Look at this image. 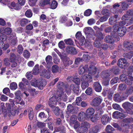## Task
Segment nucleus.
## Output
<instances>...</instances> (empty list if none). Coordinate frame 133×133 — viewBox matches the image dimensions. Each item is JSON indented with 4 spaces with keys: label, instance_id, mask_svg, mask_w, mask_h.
Here are the masks:
<instances>
[{
    "label": "nucleus",
    "instance_id": "5",
    "mask_svg": "<svg viewBox=\"0 0 133 133\" xmlns=\"http://www.w3.org/2000/svg\"><path fill=\"white\" fill-rule=\"evenodd\" d=\"M69 124L75 129H77L80 126V124L77 121V116L75 115H72L70 117Z\"/></svg>",
    "mask_w": 133,
    "mask_h": 133
},
{
    "label": "nucleus",
    "instance_id": "31",
    "mask_svg": "<svg viewBox=\"0 0 133 133\" xmlns=\"http://www.w3.org/2000/svg\"><path fill=\"white\" fill-rule=\"evenodd\" d=\"M65 66H69L72 63V62L68 58L64 60L63 62Z\"/></svg>",
    "mask_w": 133,
    "mask_h": 133
},
{
    "label": "nucleus",
    "instance_id": "55",
    "mask_svg": "<svg viewBox=\"0 0 133 133\" xmlns=\"http://www.w3.org/2000/svg\"><path fill=\"white\" fill-rule=\"evenodd\" d=\"M58 46L59 48L62 49H64L65 47V45L63 41H61L58 43Z\"/></svg>",
    "mask_w": 133,
    "mask_h": 133
},
{
    "label": "nucleus",
    "instance_id": "10",
    "mask_svg": "<svg viewBox=\"0 0 133 133\" xmlns=\"http://www.w3.org/2000/svg\"><path fill=\"white\" fill-rule=\"evenodd\" d=\"M67 111L66 112L67 114H68L67 117L70 115V113L73 114L75 112L76 108L75 107L71 104H69L67 107Z\"/></svg>",
    "mask_w": 133,
    "mask_h": 133
},
{
    "label": "nucleus",
    "instance_id": "4",
    "mask_svg": "<svg viewBox=\"0 0 133 133\" xmlns=\"http://www.w3.org/2000/svg\"><path fill=\"white\" fill-rule=\"evenodd\" d=\"M80 126L78 128V131L79 133H85L90 127V124L88 122L85 121L81 123Z\"/></svg>",
    "mask_w": 133,
    "mask_h": 133
},
{
    "label": "nucleus",
    "instance_id": "32",
    "mask_svg": "<svg viewBox=\"0 0 133 133\" xmlns=\"http://www.w3.org/2000/svg\"><path fill=\"white\" fill-rule=\"evenodd\" d=\"M28 116L30 120L32 119L34 115V111L31 108H29L28 109Z\"/></svg>",
    "mask_w": 133,
    "mask_h": 133
},
{
    "label": "nucleus",
    "instance_id": "16",
    "mask_svg": "<svg viewBox=\"0 0 133 133\" xmlns=\"http://www.w3.org/2000/svg\"><path fill=\"white\" fill-rule=\"evenodd\" d=\"M133 16V10H128L126 12V14L124 15L122 17V20H127L129 17Z\"/></svg>",
    "mask_w": 133,
    "mask_h": 133
},
{
    "label": "nucleus",
    "instance_id": "26",
    "mask_svg": "<svg viewBox=\"0 0 133 133\" xmlns=\"http://www.w3.org/2000/svg\"><path fill=\"white\" fill-rule=\"evenodd\" d=\"M105 42L112 43L114 42V39L109 35L107 36L104 39Z\"/></svg>",
    "mask_w": 133,
    "mask_h": 133
},
{
    "label": "nucleus",
    "instance_id": "29",
    "mask_svg": "<svg viewBox=\"0 0 133 133\" xmlns=\"http://www.w3.org/2000/svg\"><path fill=\"white\" fill-rule=\"evenodd\" d=\"M51 71L53 73H56L57 72L61 71V70L60 68L56 65L52 67Z\"/></svg>",
    "mask_w": 133,
    "mask_h": 133
},
{
    "label": "nucleus",
    "instance_id": "2",
    "mask_svg": "<svg viewBox=\"0 0 133 133\" xmlns=\"http://www.w3.org/2000/svg\"><path fill=\"white\" fill-rule=\"evenodd\" d=\"M64 84L62 82H58L57 84V87L58 88L57 95H58L60 96H62V98L63 101L66 102L67 100V98L66 92L64 90Z\"/></svg>",
    "mask_w": 133,
    "mask_h": 133
},
{
    "label": "nucleus",
    "instance_id": "44",
    "mask_svg": "<svg viewBox=\"0 0 133 133\" xmlns=\"http://www.w3.org/2000/svg\"><path fill=\"white\" fill-rule=\"evenodd\" d=\"M32 71L33 74L35 75H37L39 73V69L38 65H36L35 66L34 68Z\"/></svg>",
    "mask_w": 133,
    "mask_h": 133
},
{
    "label": "nucleus",
    "instance_id": "56",
    "mask_svg": "<svg viewBox=\"0 0 133 133\" xmlns=\"http://www.w3.org/2000/svg\"><path fill=\"white\" fill-rule=\"evenodd\" d=\"M85 71V69H84L83 66H81L79 67L78 69V72L79 74H83Z\"/></svg>",
    "mask_w": 133,
    "mask_h": 133
},
{
    "label": "nucleus",
    "instance_id": "20",
    "mask_svg": "<svg viewBox=\"0 0 133 133\" xmlns=\"http://www.w3.org/2000/svg\"><path fill=\"white\" fill-rule=\"evenodd\" d=\"M40 76L49 79L50 77V72L47 71L45 69H44L42 70L40 73Z\"/></svg>",
    "mask_w": 133,
    "mask_h": 133
},
{
    "label": "nucleus",
    "instance_id": "36",
    "mask_svg": "<svg viewBox=\"0 0 133 133\" xmlns=\"http://www.w3.org/2000/svg\"><path fill=\"white\" fill-rule=\"evenodd\" d=\"M85 96L86 95L85 94H84L81 95L80 97H78L77 98L76 100V104L80 106L81 104V103L82 102V98H83L82 97L83 96Z\"/></svg>",
    "mask_w": 133,
    "mask_h": 133
},
{
    "label": "nucleus",
    "instance_id": "12",
    "mask_svg": "<svg viewBox=\"0 0 133 133\" xmlns=\"http://www.w3.org/2000/svg\"><path fill=\"white\" fill-rule=\"evenodd\" d=\"M101 127L102 125L101 124L96 125L89 129V133H97Z\"/></svg>",
    "mask_w": 133,
    "mask_h": 133
},
{
    "label": "nucleus",
    "instance_id": "64",
    "mask_svg": "<svg viewBox=\"0 0 133 133\" xmlns=\"http://www.w3.org/2000/svg\"><path fill=\"white\" fill-rule=\"evenodd\" d=\"M43 107L44 106L42 105L41 104H38L36 105L35 110V111L39 110L42 109Z\"/></svg>",
    "mask_w": 133,
    "mask_h": 133
},
{
    "label": "nucleus",
    "instance_id": "34",
    "mask_svg": "<svg viewBox=\"0 0 133 133\" xmlns=\"http://www.w3.org/2000/svg\"><path fill=\"white\" fill-rule=\"evenodd\" d=\"M124 57L126 58L130 59L133 56V51H130L127 53H125L123 55Z\"/></svg>",
    "mask_w": 133,
    "mask_h": 133
},
{
    "label": "nucleus",
    "instance_id": "60",
    "mask_svg": "<svg viewBox=\"0 0 133 133\" xmlns=\"http://www.w3.org/2000/svg\"><path fill=\"white\" fill-rule=\"evenodd\" d=\"M112 106L114 109H115L118 110L119 111L122 110V109L120 108V106L116 103L112 105Z\"/></svg>",
    "mask_w": 133,
    "mask_h": 133
},
{
    "label": "nucleus",
    "instance_id": "63",
    "mask_svg": "<svg viewBox=\"0 0 133 133\" xmlns=\"http://www.w3.org/2000/svg\"><path fill=\"white\" fill-rule=\"evenodd\" d=\"M112 70L113 73L115 74H118L119 71V69L117 67H114L112 68Z\"/></svg>",
    "mask_w": 133,
    "mask_h": 133
},
{
    "label": "nucleus",
    "instance_id": "59",
    "mask_svg": "<svg viewBox=\"0 0 133 133\" xmlns=\"http://www.w3.org/2000/svg\"><path fill=\"white\" fill-rule=\"evenodd\" d=\"M85 92L86 94L88 95H91L93 93V90L92 88L89 87L85 91Z\"/></svg>",
    "mask_w": 133,
    "mask_h": 133
},
{
    "label": "nucleus",
    "instance_id": "3",
    "mask_svg": "<svg viewBox=\"0 0 133 133\" xmlns=\"http://www.w3.org/2000/svg\"><path fill=\"white\" fill-rule=\"evenodd\" d=\"M81 86L83 89H84L89 85L88 82H91L92 79L91 76L89 75H84L81 77Z\"/></svg>",
    "mask_w": 133,
    "mask_h": 133
},
{
    "label": "nucleus",
    "instance_id": "52",
    "mask_svg": "<svg viewBox=\"0 0 133 133\" xmlns=\"http://www.w3.org/2000/svg\"><path fill=\"white\" fill-rule=\"evenodd\" d=\"M16 58V56L15 54L13 53H10V56L9 58L10 62H13L15 61Z\"/></svg>",
    "mask_w": 133,
    "mask_h": 133
},
{
    "label": "nucleus",
    "instance_id": "7",
    "mask_svg": "<svg viewBox=\"0 0 133 133\" xmlns=\"http://www.w3.org/2000/svg\"><path fill=\"white\" fill-rule=\"evenodd\" d=\"M120 6V5L118 3H115L113 5V8L111 9V12L114 14H121L122 12V10L118 8Z\"/></svg>",
    "mask_w": 133,
    "mask_h": 133
},
{
    "label": "nucleus",
    "instance_id": "14",
    "mask_svg": "<svg viewBox=\"0 0 133 133\" xmlns=\"http://www.w3.org/2000/svg\"><path fill=\"white\" fill-rule=\"evenodd\" d=\"M118 15L116 14V15H115L114 16H112L110 17L109 19V22L110 25H112L120 19L119 17H118Z\"/></svg>",
    "mask_w": 133,
    "mask_h": 133
},
{
    "label": "nucleus",
    "instance_id": "38",
    "mask_svg": "<svg viewBox=\"0 0 133 133\" xmlns=\"http://www.w3.org/2000/svg\"><path fill=\"white\" fill-rule=\"evenodd\" d=\"M114 129L110 125H108L105 129V131L107 133H113Z\"/></svg>",
    "mask_w": 133,
    "mask_h": 133
},
{
    "label": "nucleus",
    "instance_id": "23",
    "mask_svg": "<svg viewBox=\"0 0 133 133\" xmlns=\"http://www.w3.org/2000/svg\"><path fill=\"white\" fill-rule=\"evenodd\" d=\"M97 71L96 67L94 66H89L88 71L89 73L92 75H94L95 74Z\"/></svg>",
    "mask_w": 133,
    "mask_h": 133
},
{
    "label": "nucleus",
    "instance_id": "21",
    "mask_svg": "<svg viewBox=\"0 0 133 133\" xmlns=\"http://www.w3.org/2000/svg\"><path fill=\"white\" fill-rule=\"evenodd\" d=\"M113 116L115 118H122L124 117V115L123 113L118 111L114 112L113 113Z\"/></svg>",
    "mask_w": 133,
    "mask_h": 133
},
{
    "label": "nucleus",
    "instance_id": "30",
    "mask_svg": "<svg viewBox=\"0 0 133 133\" xmlns=\"http://www.w3.org/2000/svg\"><path fill=\"white\" fill-rule=\"evenodd\" d=\"M95 35L96 37V39L97 40H101L104 38L103 34L100 31H97Z\"/></svg>",
    "mask_w": 133,
    "mask_h": 133
},
{
    "label": "nucleus",
    "instance_id": "25",
    "mask_svg": "<svg viewBox=\"0 0 133 133\" xmlns=\"http://www.w3.org/2000/svg\"><path fill=\"white\" fill-rule=\"evenodd\" d=\"M123 107L125 109H133V104L128 102H126L122 105Z\"/></svg>",
    "mask_w": 133,
    "mask_h": 133
},
{
    "label": "nucleus",
    "instance_id": "37",
    "mask_svg": "<svg viewBox=\"0 0 133 133\" xmlns=\"http://www.w3.org/2000/svg\"><path fill=\"white\" fill-rule=\"evenodd\" d=\"M39 79L36 80L35 78H33L31 81V85L35 87H37L39 88Z\"/></svg>",
    "mask_w": 133,
    "mask_h": 133
},
{
    "label": "nucleus",
    "instance_id": "39",
    "mask_svg": "<svg viewBox=\"0 0 133 133\" xmlns=\"http://www.w3.org/2000/svg\"><path fill=\"white\" fill-rule=\"evenodd\" d=\"M39 88H40L41 87H44L46 84V82L44 79H39Z\"/></svg>",
    "mask_w": 133,
    "mask_h": 133
},
{
    "label": "nucleus",
    "instance_id": "47",
    "mask_svg": "<svg viewBox=\"0 0 133 133\" xmlns=\"http://www.w3.org/2000/svg\"><path fill=\"white\" fill-rule=\"evenodd\" d=\"M58 5V3L55 0H53L51 2L50 8L52 9H56Z\"/></svg>",
    "mask_w": 133,
    "mask_h": 133
},
{
    "label": "nucleus",
    "instance_id": "50",
    "mask_svg": "<svg viewBox=\"0 0 133 133\" xmlns=\"http://www.w3.org/2000/svg\"><path fill=\"white\" fill-rule=\"evenodd\" d=\"M10 88L11 90H15L17 88V85L15 82H12L10 84Z\"/></svg>",
    "mask_w": 133,
    "mask_h": 133
},
{
    "label": "nucleus",
    "instance_id": "18",
    "mask_svg": "<svg viewBox=\"0 0 133 133\" xmlns=\"http://www.w3.org/2000/svg\"><path fill=\"white\" fill-rule=\"evenodd\" d=\"M95 111L93 108H88L86 112V115L89 119L94 114Z\"/></svg>",
    "mask_w": 133,
    "mask_h": 133
},
{
    "label": "nucleus",
    "instance_id": "46",
    "mask_svg": "<svg viewBox=\"0 0 133 133\" xmlns=\"http://www.w3.org/2000/svg\"><path fill=\"white\" fill-rule=\"evenodd\" d=\"M64 41L65 43L67 45H73L74 42L71 38H69L64 40Z\"/></svg>",
    "mask_w": 133,
    "mask_h": 133
},
{
    "label": "nucleus",
    "instance_id": "27",
    "mask_svg": "<svg viewBox=\"0 0 133 133\" xmlns=\"http://www.w3.org/2000/svg\"><path fill=\"white\" fill-rule=\"evenodd\" d=\"M110 76V74L108 71H104L101 74V76L104 79L108 78Z\"/></svg>",
    "mask_w": 133,
    "mask_h": 133
},
{
    "label": "nucleus",
    "instance_id": "6",
    "mask_svg": "<svg viewBox=\"0 0 133 133\" xmlns=\"http://www.w3.org/2000/svg\"><path fill=\"white\" fill-rule=\"evenodd\" d=\"M117 65L122 69L127 68L129 65V64L125 58H120L118 61Z\"/></svg>",
    "mask_w": 133,
    "mask_h": 133
},
{
    "label": "nucleus",
    "instance_id": "9",
    "mask_svg": "<svg viewBox=\"0 0 133 133\" xmlns=\"http://www.w3.org/2000/svg\"><path fill=\"white\" fill-rule=\"evenodd\" d=\"M65 50L66 53L72 55H75L77 53L76 49L74 47L68 45L66 46Z\"/></svg>",
    "mask_w": 133,
    "mask_h": 133
},
{
    "label": "nucleus",
    "instance_id": "58",
    "mask_svg": "<svg viewBox=\"0 0 133 133\" xmlns=\"http://www.w3.org/2000/svg\"><path fill=\"white\" fill-rule=\"evenodd\" d=\"M75 36L76 38L78 40L84 37L82 35L81 32L79 31L78 32L76 33Z\"/></svg>",
    "mask_w": 133,
    "mask_h": 133
},
{
    "label": "nucleus",
    "instance_id": "40",
    "mask_svg": "<svg viewBox=\"0 0 133 133\" xmlns=\"http://www.w3.org/2000/svg\"><path fill=\"white\" fill-rule=\"evenodd\" d=\"M23 55L25 58H28L30 56V53L27 50H25L23 52Z\"/></svg>",
    "mask_w": 133,
    "mask_h": 133
},
{
    "label": "nucleus",
    "instance_id": "43",
    "mask_svg": "<svg viewBox=\"0 0 133 133\" xmlns=\"http://www.w3.org/2000/svg\"><path fill=\"white\" fill-rule=\"evenodd\" d=\"M52 108H53V111L55 115L56 116L58 115L59 114V111L60 110L59 108L55 106Z\"/></svg>",
    "mask_w": 133,
    "mask_h": 133
},
{
    "label": "nucleus",
    "instance_id": "22",
    "mask_svg": "<svg viewBox=\"0 0 133 133\" xmlns=\"http://www.w3.org/2000/svg\"><path fill=\"white\" fill-rule=\"evenodd\" d=\"M132 89V87L131 86L126 90L125 93V96L123 97L124 98H126L130 95L133 92Z\"/></svg>",
    "mask_w": 133,
    "mask_h": 133
},
{
    "label": "nucleus",
    "instance_id": "13",
    "mask_svg": "<svg viewBox=\"0 0 133 133\" xmlns=\"http://www.w3.org/2000/svg\"><path fill=\"white\" fill-rule=\"evenodd\" d=\"M8 5L9 8L11 9H14L17 10L19 9L21 7L18 3H17L16 4L14 2L9 3Z\"/></svg>",
    "mask_w": 133,
    "mask_h": 133
},
{
    "label": "nucleus",
    "instance_id": "1",
    "mask_svg": "<svg viewBox=\"0 0 133 133\" xmlns=\"http://www.w3.org/2000/svg\"><path fill=\"white\" fill-rule=\"evenodd\" d=\"M62 100L63 101L62 98V96L61 95L59 96L58 95H57V96H54L50 99L49 102V105L50 107L53 108L54 105L57 104V102H58L60 106L61 107L64 108L65 106V104L62 102H60V101Z\"/></svg>",
    "mask_w": 133,
    "mask_h": 133
},
{
    "label": "nucleus",
    "instance_id": "28",
    "mask_svg": "<svg viewBox=\"0 0 133 133\" xmlns=\"http://www.w3.org/2000/svg\"><path fill=\"white\" fill-rule=\"evenodd\" d=\"M45 61L47 65H51L53 64L52 62V57L50 55L47 56L45 58Z\"/></svg>",
    "mask_w": 133,
    "mask_h": 133
},
{
    "label": "nucleus",
    "instance_id": "33",
    "mask_svg": "<svg viewBox=\"0 0 133 133\" xmlns=\"http://www.w3.org/2000/svg\"><path fill=\"white\" fill-rule=\"evenodd\" d=\"M30 22V21H29L26 18L22 19L20 21V24L22 26H24L28 23Z\"/></svg>",
    "mask_w": 133,
    "mask_h": 133
},
{
    "label": "nucleus",
    "instance_id": "49",
    "mask_svg": "<svg viewBox=\"0 0 133 133\" xmlns=\"http://www.w3.org/2000/svg\"><path fill=\"white\" fill-rule=\"evenodd\" d=\"M101 40H97L96 39L95 41L94 42V45L95 46L99 48L101 46Z\"/></svg>",
    "mask_w": 133,
    "mask_h": 133
},
{
    "label": "nucleus",
    "instance_id": "19",
    "mask_svg": "<svg viewBox=\"0 0 133 133\" xmlns=\"http://www.w3.org/2000/svg\"><path fill=\"white\" fill-rule=\"evenodd\" d=\"M110 118L107 115H103L101 117V121L102 123L104 125H106L110 121Z\"/></svg>",
    "mask_w": 133,
    "mask_h": 133
},
{
    "label": "nucleus",
    "instance_id": "35",
    "mask_svg": "<svg viewBox=\"0 0 133 133\" xmlns=\"http://www.w3.org/2000/svg\"><path fill=\"white\" fill-rule=\"evenodd\" d=\"M133 81V77L132 76H129L128 78H126L125 82L127 84L130 85L132 84Z\"/></svg>",
    "mask_w": 133,
    "mask_h": 133
},
{
    "label": "nucleus",
    "instance_id": "24",
    "mask_svg": "<svg viewBox=\"0 0 133 133\" xmlns=\"http://www.w3.org/2000/svg\"><path fill=\"white\" fill-rule=\"evenodd\" d=\"M93 87L95 90L97 92H100L102 90V87L99 83L98 82L94 83Z\"/></svg>",
    "mask_w": 133,
    "mask_h": 133
},
{
    "label": "nucleus",
    "instance_id": "11",
    "mask_svg": "<svg viewBox=\"0 0 133 133\" xmlns=\"http://www.w3.org/2000/svg\"><path fill=\"white\" fill-rule=\"evenodd\" d=\"M102 101V98L98 97H96L92 101L91 104L94 107H97L100 105Z\"/></svg>",
    "mask_w": 133,
    "mask_h": 133
},
{
    "label": "nucleus",
    "instance_id": "42",
    "mask_svg": "<svg viewBox=\"0 0 133 133\" xmlns=\"http://www.w3.org/2000/svg\"><path fill=\"white\" fill-rule=\"evenodd\" d=\"M114 98V100L117 102H120L122 100L121 97L118 94H115Z\"/></svg>",
    "mask_w": 133,
    "mask_h": 133
},
{
    "label": "nucleus",
    "instance_id": "15",
    "mask_svg": "<svg viewBox=\"0 0 133 133\" xmlns=\"http://www.w3.org/2000/svg\"><path fill=\"white\" fill-rule=\"evenodd\" d=\"M78 120L80 121H84L86 119H89L85 112H81L78 114Z\"/></svg>",
    "mask_w": 133,
    "mask_h": 133
},
{
    "label": "nucleus",
    "instance_id": "57",
    "mask_svg": "<svg viewBox=\"0 0 133 133\" xmlns=\"http://www.w3.org/2000/svg\"><path fill=\"white\" fill-rule=\"evenodd\" d=\"M46 125L45 123L38 122L37 123L36 126L39 128H42L45 127Z\"/></svg>",
    "mask_w": 133,
    "mask_h": 133
},
{
    "label": "nucleus",
    "instance_id": "41",
    "mask_svg": "<svg viewBox=\"0 0 133 133\" xmlns=\"http://www.w3.org/2000/svg\"><path fill=\"white\" fill-rule=\"evenodd\" d=\"M102 14L104 16H106L108 17L109 16V11L107 9L104 8L103 9L102 11Z\"/></svg>",
    "mask_w": 133,
    "mask_h": 133
},
{
    "label": "nucleus",
    "instance_id": "48",
    "mask_svg": "<svg viewBox=\"0 0 133 133\" xmlns=\"http://www.w3.org/2000/svg\"><path fill=\"white\" fill-rule=\"evenodd\" d=\"M23 49V46L21 45H18L17 47V52L19 54H22Z\"/></svg>",
    "mask_w": 133,
    "mask_h": 133
},
{
    "label": "nucleus",
    "instance_id": "8",
    "mask_svg": "<svg viewBox=\"0 0 133 133\" xmlns=\"http://www.w3.org/2000/svg\"><path fill=\"white\" fill-rule=\"evenodd\" d=\"M124 49L127 51L133 49V43L131 42L124 41L123 44Z\"/></svg>",
    "mask_w": 133,
    "mask_h": 133
},
{
    "label": "nucleus",
    "instance_id": "53",
    "mask_svg": "<svg viewBox=\"0 0 133 133\" xmlns=\"http://www.w3.org/2000/svg\"><path fill=\"white\" fill-rule=\"evenodd\" d=\"M84 30L86 33L89 34L93 32V30L91 27H87L84 29Z\"/></svg>",
    "mask_w": 133,
    "mask_h": 133
},
{
    "label": "nucleus",
    "instance_id": "51",
    "mask_svg": "<svg viewBox=\"0 0 133 133\" xmlns=\"http://www.w3.org/2000/svg\"><path fill=\"white\" fill-rule=\"evenodd\" d=\"M25 15L28 17H31L32 15V13L31 10L30 9H28L25 12Z\"/></svg>",
    "mask_w": 133,
    "mask_h": 133
},
{
    "label": "nucleus",
    "instance_id": "62",
    "mask_svg": "<svg viewBox=\"0 0 133 133\" xmlns=\"http://www.w3.org/2000/svg\"><path fill=\"white\" fill-rule=\"evenodd\" d=\"M82 59V60L86 62L90 59V57L88 55L84 54Z\"/></svg>",
    "mask_w": 133,
    "mask_h": 133
},
{
    "label": "nucleus",
    "instance_id": "61",
    "mask_svg": "<svg viewBox=\"0 0 133 133\" xmlns=\"http://www.w3.org/2000/svg\"><path fill=\"white\" fill-rule=\"evenodd\" d=\"M127 87V85L125 84H121L119 86V88L121 90H125Z\"/></svg>",
    "mask_w": 133,
    "mask_h": 133
},
{
    "label": "nucleus",
    "instance_id": "54",
    "mask_svg": "<svg viewBox=\"0 0 133 133\" xmlns=\"http://www.w3.org/2000/svg\"><path fill=\"white\" fill-rule=\"evenodd\" d=\"M124 20L126 21L127 24L129 25L133 23V16L129 17V18L127 19Z\"/></svg>",
    "mask_w": 133,
    "mask_h": 133
},
{
    "label": "nucleus",
    "instance_id": "17",
    "mask_svg": "<svg viewBox=\"0 0 133 133\" xmlns=\"http://www.w3.org/2000/svg\"><path fill=\"white\" fill-rule=\"evenodd\" d=\"M118 35L120 36H123L126 32V29L125 27H119L117 31Z\"/></svg>",
    "mask_w": 133,
    "mask_h": 133
},
{
    "label": "nucleus",
    "instance_id": "45",
    "mask_svg": "<svg viewBox=\"0 0 133 133\" xmlns=\"http://www.w3.org/2000/svg\"><path fill=\"white\" fill-rule=\"evenodd\" d=\"M14 102L16 104H19L21 105H23L24 104V102L23 101L22 99L21 98L16 99V100L14 101Z\"/></svg>",
    "mask_w": 133,
    "mask_h": 133
}]
</instances>
